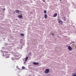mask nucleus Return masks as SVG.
Returning a JSON list of instances; mask_svg holds the SVG:
<instances>
[{
	"label": "nucleus",
	"mask_w": 76,
	"mask_h": 76,
	"mask_svg": "<svg viewBox=\"0 0 76 76\" xmlns=\"http://www.w3.org/2000/svg\"><path fill=\"white\" fill-rule=\"evenodd\" d=\"M9 58V56H6V58Z\"/></svg>",
	"instance_id": "15"
},
{
	"label": "nucleus",
	"mask_w": 76,
	"mask_h": 76,
	"mask_svg": "<svg viewBox=\"0 0 76 76\" xmlns=\"http://www.w3.org/2000/svg\"><path fill=\"white\" fill-rule=\"evenodd\" d=\"M33 64L34 65H38V63L34 62Z\"/></svg>",
	"instance_id": "4"
},
{
	"label": "nucleus",
	"mask_w": 76,
	"mask_h": 76,
	"mask_svg": "<svg viewBox=\"0 0 76 76\" xmlns=\"http://www.w3.org/2000/svg\"><path fill=\"white\" fill-rule=\"evenodd\" d=\"M47 14H45V19H47Z\"/></svg>",
	"instance_id": "9"
},
{
	"label": "nucleus",
	"mask_w": 76,
	"mask_h": 76,
	"mask_svg": "<svg viewBox=\"0 0 76 76\" xmlns=\"http://www.w3.org/2000/svg\"><path fill=\"white\" fill-rule=\"evenodd\" d=\"M42 1L44 2H45V0H42Z\"/></svg>",
	"instance_id": "16"
},
{
	"label": "nucleus",
	"mask_w": 76,
	"mask_h": 76,
	"mask_svg": "<svg viewBox=\"0 0 76 76\" xmlns=\"http://www.w3.org/2000/svg\"><path fill=\"white\" fill-rule=\"evenodd\" d=\"M15 12H16V13H19V10H16Z\"/></svg>",
	"instance_id": "7"
},
{
	"label": "nucleus",
	"mask_w": 76,
	"mask_h": 76,
	"mask_svg": "<svg viewBox=\"0 0 76 76\" xmlns=\"http://www.w3.org/2000/svg\"><path fill=\"white\" fill-rule=\"evenodd\" d=\"M28 57H26L25 58V61H27V60H28Z\"/></svg>",
	"instance_id": "8"
},
{
	"label": "nucleus",
	"mask_w": 76,
	"mask_h": 76,
	"mask_svg": "<svg viewBox=\"0 0 76 76\" xmlns=\"http://www.w3.org/2000/svg\"><path fill=\"white\" fill-rule=\"evenodd\" d=\"M5 54H8V52L5 51Z\"/></svg>",
	"instance_id": "11"
},
{
	"label": "nucleus",
	"mask_w": 76,
	"mask_h": 76,
	"mask_svg": "<svg viewBox=\"0 0 76 76\" xmlns=\"http://www.w3.org/2000/svg\"><path fill=\"white\" fill-rule=\"evenodd\" d=\"M60 0V1H61V0Z\"/></svg>",
	"instance_id": "21"
},
{
	"label": "nucleus",
	"mask_w": 76,
	"mask_h": 76,
	"mask_svg": "<svg viewBox=\"0 0 76 76\" xmlns=\"http://www.w3.org/2000/svg\"><path fill=\"white\" fill-rule=\"evenodd\" d=\"M49 72H50V70H49V69H46L45 71V74H48V73H49Z\"/></svg>",
	"instance_id": "1"
},
{
	"label": "nucleus",
	"mask_w": 76,
	"mask_h": 76,
	"mask_svg": "<svg viewBox=\"0 0 76 76\" xmlns=\"http://www.w3.org/2000/svg\"><path fill=\"white\" fill-rule=\"evenodd\" d=\"M5 10V9H3V10Z\"/></svg>",
	"instance_id": "20"
},
{
	"label": "nucleus",
	"mask_w": 76,
	"mask_h": 76,
	"mask_svg": "<svg viewBox=\"0 0 76 76\" xmlns=\"http://www.w3.org/2000/svg\"><path fill=\"white\" fill-rule=\"evenodd\" d=\"M12 60H15V58H12Z\"/></svg>",
	"instance_id": "13"
},
{
	"label": "nucleus",
	"mask_w": 76,
	"mask_h": 76,
	"mask_svg": "<svg viewBox=\"0 0 76 76\" xmlns=\"http://www.w3.org/2000/svg\"><path fill=\"white\" fill-rule=\"evenodd\" d=\"M58 23H59V24H61V25H62L63 24V21L61 20H59L58 21Z\"/></svg>",
	"instance_id": "2"
},
{
	"label": "nucleus",
	"mask_w": 76,
	"mask_h": 76,
	"mask_svg": "<svg viewBox=\"0 0 76 76\" xmlns=\"http://www.w3.org/2000/svg\"><path fill=\"white\" fill-rule=\"evenodd\" d=\"M68 49L69 50H72V48L70 46H68Z\"/></svg>",
	"instance_id": "3"
},
{
	"label": "nucleus",
	"mask_w": 76,
	"mask_h": 76,
	"mask_svg": "<svg viewBox=\"0 0 76 76\" xmlns=\"http://www.w3.org/2000/svg\"><path fill=\"white\" fill-rule=\"evenodd\" d=\"M20 35L22 36H24V34H20Z\"/></svg>",
	"instance_id": "10"
},
{
	"label": "nucleus",
	"mask_w": 76,
	"mask_h": 76,
	"mask_svg": "<svg viewBox=\"0 0 76 76\" xmlns=\"http://www.w3.org/2000/svg\"><path fill=\"white\" fill-rule=\"evenodd\" d=\"M22 69H25V67L24 66H22Z\"/></svg>",
	"instance_id": "12"
},
{
	"label": "nucleus",
	"mask_w": 76,
	"mask_h": 76,
	"mask_svg": "<svg viewBox=\"0 0 76 76\" xmlns=\"http://www.w3.org/2000/svg\"><path fill=\"white\" fill-rule=\"evenodd\" d=\"M72 76H76V74H75L73 75H72Z\"/></svg>",
	"instance_id": "17"
},
{
	"label": "nucleus",
	"mask_w": 76,
	"mask_h": 76,
	"mask_svg": "<svg viewBox=\"0 0 76 76\" xmlns=\"http://www.w3.org/2000/svg\"><path fill=\"white\" fill-rule=\"evenodd\" d=\"M57 16V13H56L54 15L53 17H56Z\"/></svg>",
	"instance_id": "6"
},
{
	"label": "nucleus",
	"mask_w": 76,
	"mask_h": 76,
	"mask_svg": "<svg viewBox=\"0 0 76 76\" xmlns=\"http://www.w3.org/2000/svg\"><path fill=\"white\" fill-rule=\"evenodd\" d=\"M16 68H17V69H18V68H19V66H16Z\"/></svg>",
	"instance_id": "18"
},
{
	"label": "nucleus",
	"mask_w": 76,
	"mask_h": 76,
	"mask_svg": "<svg viewBox=\"0 0 76 76\" xmlns=\"http://www.w3.org/2000/svg\"><path fill=\"white\" fill-rule=\"evenodd\" d=\"M18 17L19 18H22V15H19Z\"/></svg>",
	"instance_id": "5"
},
{
	"label": "nucleus",
	"mask_w": 76,
	"mask_h": 76,
	"mask_svg": "<svg viewBox=\"0 0 76 76\" xmlns=\"http://www.w3.org/2000/svg\"><path fill=\"white\" fill-rule=\"evenodd\" d=\"M44 12L45 13H47V11H46V10H44Z\"/></svg>",
	"instance_id": "14"
},
{
	"label": "nucleus",
	"mask_w": 76,
	"mask_h": 76,
	"mask_svg": "<svg viewBox=\"0 0 76 76\" xmlns=\"http://www.w3.org/2000/svg\"><path fill=\"white\" fill-rule=\"evenodd\" d=\"M52 35H53V36H54L55 35H54V34H53V33H52Z\"/></svg>",
	"instance_id": "19"
}]
</instances>
